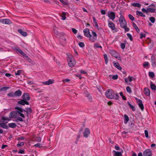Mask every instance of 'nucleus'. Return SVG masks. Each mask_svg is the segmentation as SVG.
<instances>
[{
  "mask_svg": "<svg viewBox=\"0 0 156 156\" xmlns=\"http://www.w3.org/2000/svg\"><path fill=\"white\" fill-rule=\"evenodd\" d=\"M119 20L120 27L123 28L126 31H128L129 30V29L127 27L126 21L122 15L120 16Z\"/></svg>",
  "mask_w": 156,
  "mask_h": 156,
  "instance_id": "1",
  "label": "nucleus"
},
{
  "mask_svg": "<svg viewBox=\"0 0 156 156\" xmlns=\"http://www.w3.org/2000/svg\"><path fill=\"white\" fill-rule=\"evenodd\" d=\"M67 55L68 65L70 67L72 68L76 64V61L73 56L69 53H67Z\"/></svg>",
  "mask_w": 156,
  "mask_h": 156,
  "instance_id": "2",
  "label": "nucleus"
},
{
  "mask_svg": "<svg viewBox=\"0 0 156 156\" xmlns=\"http://www.w3.org/2000/svg\"><path fill=\"white\" fill-rule=\"evenodd\" d=\"M115 93L112 90H108L105 92V95L106 97L109 99L114 98Z\"/></svg>",
  "mask_w": 156,
  "mask_h": 156,
  "instance_id": "3",
  "label": "nucleus"
},
{
  "mask_svg": "<svg viewBox=\"0 0 156 156\" xmlns=\"http://www.w3.org/2000/svg\"><path fill=\"white\" fill-rule=\"evenodd\" d=\"M92 35L91 34L88 38H89V40L91 42H94L97 40V35L96 33L94 31H92Z\"/></svg>",
  "mask_w": 156,
  "mask_h": 156,
  "instance_id": "4",
  "label": "nucleus"
},
{
  "mask_svg": "<svg viewBox=\"0 0 156 156\" xmlns=\"http://www.w3.org/2000/svg\"><path fill=\"white\" fill-rule=\"evenodd\" d=\"M13 50L16 52L20 54L23 57H27L28 56L21 49H20L18 47H14L13 48Z\"/></svg>",
  "mask_w": 156,
  "mask_h": 156,
  "instance_id": "5",
  "label": "nucleus"
},
{
  "mask_svg": "<svg viewBox=\"0 0 156 156\" xmlns=\"http://www.w3.org/2000/svg\"><path fill=\"white\" fill-rule=\"evenodd\" d=\"M108 16L111 20L113 21L115 18V14L112 11H109L108 13Z\"/></svg>",
  "mask_w": 156,
  "mask_h": 156,
  "instance_id": "6",
  "label": "nucleus"
},
{
  "mask_svg": "<svg viewBox=\"0 0 156 156\" xmlns=\"http://www.w3.org/2000/svg\"><path fill=\"white\" fill-rule=\"evenodd\" d=\"M143 154L144 156H151L152 153L150 149H147L144 151Z\"/></svg>",
  "mask_w": 156,
  "mask_h": 156,
  "instance_id": "7",
  "label": "nucleus"
},
{
  "mask_svg": "<svg viewBox=\"0 0 156 156\" xmlns=\"http://www.w3.org/2000/svg\"><path fill=\"white\" fill-rule=\"evenodd\" d=\"M9 116L10 118H16L19 117V115L16 111H12L10 113Z\"/></svg>",
  "mask_w": 156,
  "mask_h": 156,
  "instance_id": "8",
  "label": "nucleus"
},
{
  "mask_svg": "<svg viewBox=\"0 0 156 156\" xmlns=\"http://www.w3.org/2000/svg\"><path fill=\"white\" fill-rule=\"evenodd\" d=\"M109 52L112 56L116 58H118L119 56V55L114 50H110Z\"/></svg>",
  "mask_w": 156,
  "mask_h": 156,
  "instance_id": "9",
  "label": "nucleus"
},
{
  "mask_svg": "<svg viewBox=\"0 0 156 156\" xmlns=\"http://www.w3.org/2000/svg\"><path fill=\"white\" fill-rule=\"evenodd\" d=\"M90 130L88 128H86L83 132V134L85 138H87L90 134Z\"/></svg>",
  "mask_w": 156,
  "mask_h": 156,
  "instance_id": "10",
  "label": "nucleus"
},
{
  "mask_svg": "<svg viewBox=\"0 0 156 156\" xmlns=\"http://www.w3.org/2000/svg\"><path fill=\"white\" fill-rule=\"evenodd\" d=\"M83 32L84 33V35L87 37H88L91 35L89 30L88 28H86L84 29L83 30Z\"/></svg>",
  "mask_w": 156,
  "mask_h": 156,
  "instance_id": "11",
  "label": "nucleus"
},
{
  "mask_svg": "<svg viewBox=\"0 0 156 156\" xmlns=\"http://www.w3.org/2000/svg\"><path fill=\"white\" fill-rule=\"evenodd\" d=\"M108 26L112 30H115V24L112 22L108 21Z\"/></svg>",
  "mask_w": 156,
  "mask_h": 156,
  "instance_id": "12",
  "label": "nucleus"
},
{
  "mask_svg": "<svg viewBox=\"0 0 156 156\" xmlns=\"http://www.w3.org/2000/svg\"><path fill=\"white\" fill-rule=\"evenodd\" d=\"M137 99V101L138 102V105L139 107L141 109L142 111H143L144 109V107L142 101L140 99H138L136 98V99Z\"/></svg>",
  "mask_w": 156,
  "mask_h": 156,
  "instance_id": "13",
  "label": "nucleus"
},
{
  "mask_svg": "<svg viewBox=\"0 0 156 156\" xmlns=\"http://www.w3.org/2000/svg\"><path fill=\"white\" fill-rule=\"evenodd\" d=\"M54 80L52 79H49L47 81L42 82V83L44 85H49L53 83H54Z\"/></svg>",
  "mask_w": 156,
  "mask_h": 156,
  "instance_id": "14",
  "label": "nucleus"
},
{
  "mask_svg": "<svg viewBox=\"0 0 156 156\" xmlns=\"http://www.w3.org/2000/svg\"><path fill=\"white\" fill-rule=\"evenodd\" d=\"M17 103L21 105H29V102L23 99H21L20 101H18L17 102Z\"/></svg>",
  "mask_w": 156,
  "mask_h": 156,
  "instance_id": "15",
  "label": "nucleus"
},
{
  "mask_svg": "<svg viewBox=\"0 0 156 156\" xmlns=\"http://www.w3.org/2000/svg\"><path fill=\"white\" fill-rule=\"evenodd\" d=\"M22 98L23 99L26 101L29 100L30 99V97L29 94L27 93L24 94L22 96Z\"/></svg>",
  "mask_w": 156,
  "mask_h": 156,
  "instance_id": "16",
  "label": "nucleus"
},
{
  "mask_svg": "<svg viewBox=\"0 0 156 156\" xmlns=\"http://www.w3.org/2000/svg\"><path fill=\"white\" fill-rule=\"evenodd\" d=\"M22 94V92L20 90H16L14 93L15 97H19Z\"/></svg>",
  "mask_w": 156,
  "mask_h": 156,
  "instance_id": "17",
  "label": "nucleus"
},
{
  "mask_svg": "<svg viewBox=\"0 0 156 156\" xmlns=\"http://www.w3.org/2000/svg\"><path fill=\"white\" fill-rule=\"evenodd\" d=\"M135 80V79L134 78L129 76L128 77L126 78L125 79V81L126 82L128 83L129 82H131L133 80Z\"/></svg>",
  "mask_w": 156,
  "mask_h": 156,
  "instance_id": "18",
  "label": "nucleus"
},
{
  "mask_svg": "<svg viewBox=\"0 0 156 156\" xmlns=\"http://www.w3.org/2000/svg\"><path fill=\"white\" fill-rule=\"evenodd\" d=\"M18 31L20 34L23 36L26 37L27 35V34L26 32L23 31L22 29H18Z\"/></svg>",
  "mask_w": 156,
  "mask_h": 156,
  "instance_id": "19",
  "label": "nucleus"
},
{
  "mask_svg": "<svg viewBox=\"0 0 156 156\" xmlns=\"http://www.w3.org/2000/svg\"><path fill=\"white\" fill-rule=\"evenodd\" d=\"M155 58L154 55H152L151 57V62L152 63V65L153 67H154L156 65H155Z\"/></svg>",
  "mask_w": 156,
  "mask_h": 156,
  "instance_id": "20",
  "label": "nucleus"
},
{
  "mask_svg": "<svg viewBox=\"0 0 156 156\" xmlns=\"http://www.w3.org/2000/svg\"><path fill=\"white\" fill-rule=\"evenodd\" d=\"M3 24H9L12 23V22L8 19H3Z\"/></svg>",
  "mask_w": 156,
  "mask_h": 156,
  "instance_id": "21",
  "label": "nucleus"
},
{
  "mask_svg": "<svg viewBox=\"0 0 156 156\" xmlns=\"http://www.w3.org/2000/svg\"><path fill=\"white\" fill-rule=\"evenodd\" d=\"M61 35H62L63 37L62 38H60V41L64 43H66V35L65 34L63 33H62L61 34Z\"/></svg>",
  "mask_w": 156,
  "mask_h": 156,
  "instance_id": "22",
  "label": "nucleus"
},
{
  "mask_svg": "<svg viewBox=\"0 0 156 156\" xmlns=\"http://www.w3.org/2000/svg\"><path fill=\"white\" fill-rule=\"evenodd\" d=\"M15 109L17 110L16 112H17L18 114L19 113L23 112L24 111V109H22L21 108L18 107H15Z\"/></svg>",
  "mask_w": 156,
  "mask_h": 156,
  "instance_id": "23",
  "label": "nucleus"
},
{
  "mask_svg": "<svg viewBox=\"0 0 156 156\" xmlns=\"http://www.w3.org/2000/svg\"><path fill=\"white\" fill-rule=\"evenodd\" d=\"M114 66L118 69L121 70L122 69L121 67L119 65V63L118 62L114 63Z\"/></svg>",
  "mask_w": 156,
  "mask_h": 156,
  "instance_id": "24",
  "label": "nucleus"
},
{
  "mask_svg": "<svg viewBox=\"0 0 156 156\" xmlns=\"http://www.w3.org/2000/svg\"><path fill=\"white\" fill-rule=\"evenodd\" d=\"M124 123L125 124H126L127 123L128 121L129 120V118L128 116L126 115H124Z\"/></svg>",
  "mask_w": 156,
  "mask_h": 156,
  "instance_id": "25",
  "label": "nucleus"
},
{
  "mask_svg": "<svg viewBox=\"0 0 156 156\" xmlns=\"http://www.w3.org/2000/svg\"><path fill=\"white\" fill-rule=\"evenodd\" d=\"M144 94L148 96L150 94V91L149 89L147 88H145L144 90Z\"/></svg>",
  "mask_w": 156,
  "mask_h": 156,
  "instance_id": "26",
  "label": "nucleus"
},
{
  "mask_svg": "<svg viewBox=\"0 0 156 156\" xmlns=\"http://www.w3.org/2000/svg\"><path fill=\"white\" fill-rule=\"evenodd\" d=\"M113 151L115 152L114 156H121L122 155V154L120 152L116 151L114 150Z\"/></svg>",
  "mask_w": 156,
  "mask_h": 156,
  "instance_id": "27",
  "label": "nucleus"
},
{
  "mask_svg": "<svg viewBox=\"0 0 156 156\" xmlns=\"http://www.w3.org/2000/svg\"><path fill=\"white\" fill-rule=\"evenodd\" d=\"M136 15L139 16H142V17H145V15H144L142 12H141L139 11H136Z\"/></svg>",
  "mask_w": 156,
  "mask_h": 156,
  "instance_id": "28",
  "label": "nucleus"
},
{
  "mask_svg": "<svg viewBox=\"0 0 156 156\" xmlns=\"http://www.w3.org/2000/svg\"><path fill=\"white\" fill-rule=\"evenodd\" d=\"M155 11V9L154 8H149L147 9V12H154Z\"/></svg>",
  "mask_w": 156,
  "mask_h": 156,
  "instance_id": "29",
  "label": "nucleus"
},
{
  "mask_svg": "<svg viewBox=\"0 0 156 156\" xmlns=\"http://www.w3.org/2000/svg\"><path fill=\"white\" fill-rule=\"evenodd\" d=\"M24 112H26L27 114H28V112H29L30 113H31L32 112V109H31L29 108H25V109L24 110Z\"/></svg>",
  "mask_w": 156,
  "mask_h": 156,
  "instance_id": "30",
  "label": "nucleus"
},
{
  "mask_svg": "<svg viewBox=\"0 0 156 156\" xmlns=\"http://www.w3.org/2000/svg\"><path fill=\"white\" fill-rule=\"evenodd\" d=\"M8 126L11 128H15L16 126V125L14 123H9L8 124Z\"/></svg>",
  "mask_w": 156,
  "mask_h": 156,
  "instance_id": "31",
  "label": "nucleus"
},
{
  "mask_svg": "<svg viewBox=\"0 0 156 156\" xmlns=\"http://www.w3.org/2000/svg\"><path fill=\"white\" fill-rule=\"evenodd\" d=\"M133 25L137 32L139 33L140 32V29L138 28L136 25L134 23H133Z\"/></svg>",
  "mask_w": 156,
  "mask_h": 156,
  "instance_id": "32",
  "label": "nucleus"
},
{
  "mask_svg": "<svg viewBox=\"0 0 156 156\" xmlns=\"http://www.w3.org/2000/svg\"><path fill=\"white\" fill-rule=\"evenodd\" d=\"M9 87H3L0 89V91H6L9 89Z\"/></svg>",
  "mask_w": 156,
  "mask_h": 156,
  "instance_id": "33",
  "label": "nucleus"
},
{
  "mask_svg": "<svg viewBox=\"0 0 156 156\" xmlns=\"http://www.w3.org/2000/svg\"><path fill=\"white\" fill-rule=\"evenodd\" d=\"M0 126L3 128L5 129H7L8 128V127L5 125L4 123H0Z\"/></svg>",
  "mask_w": 156,
  "mask_h": 156,
  "instance_id": "34",
  "label": "nucleus"
},
{
  "mask_svg": "<svg viewBox=\"0 0 156 156\" xmlns=\"http://www.w3.org/2000/svg\"><path fill=\"white\" fill-rule=\"evenodd\" d=\"M66 13L65 12H63L62 13V15H61V17H62V19L63 20H65L66 19Z\"/></svg>",
  "mask_w": 156,
  "mask_h": 156,
  "instance_id": "35",
  "label": "nucleus"
},
{
  "mask_svg": "<svg viewBox=\"0 0 156 156\" xmlns=\"http://www.w3.org/2000/svg\"><path fill=\"white\" fill-rule=\"evenodd\" d=\"M132 5L135 7H137L138 8H140L141 7V5L138 3H134L132 4Z\"/></svg>",
  "mask_w": 156,
  "mask_h": 156,
  "instance_id": "36",
  "label": "nucleus"
},
{
  "mask_svg": "<svg viewBox=\"0 0 156 156\" xmlns=\"http://www.w3.org/2000/svg\"><path fill=\"white\" fill-rule=\"evenodd\" d=\"M128 105L129 106V107L131 108L133 111H134L135 110V108L134 106L131 105L129 102L128 103Z\"/></svg>",
  "mask_w": 156,
  "mask_h": 156,
  "instance_id": "37",
  "label": "nucleus"
},
{
  "mask_svg": "<svg viewBox=\"0 0 156 156\" xmlns=\"http://www.w3.org/2000/svg\"><path fill=\"white\" fill-rule=\"evenodd\" d=\"M150 87L152 89L154 90H156V86L154 84H153L152 82L151 83Z\"/></svg>",
  "mask_w": 156,
  "mask_h": 156,
  "instance_id": "38",
  "label": "nucleus"
},
{
  "mask_svg": "<svg viewBox=\"0 0 156 156\" xmlns=\"http://www.w3.org/2000/svg\"><path fill=\"white\" fill-rule=\"evenodd\" d=\"M7 96L9 97H15L14 93H13L12 92H11L9 93H8L7 94Z\"/></svg>",
  "mask_w": 156,
  "mask_h": 156,
  "instance_id": "39",
  "label": "nucleus"
},
{
  "mask_svg": "<svg viewBox=\"0 0 156 156\" xmlns=\"http://www.w3.org/2000/svg\"><path fill=\"white\" fill-rule=\"evenodd\" d=\"M104 58L105 60V63L106 64H107L108 62V59L107 57V56L106 54H105L104 55Z\"/></svg>",
  "mask_w": 156,
  "mask_h": 156,
  "instance_id": "40",
  "label": "nucleus"
},
{
  "mask_svg": "<svg viewBox=\"0 0 156 156\" xmlns=\"http://www.w3.org/2000/svg\"><path fill=\"white\" fill-rule=\"evenodd\" d=\"M94 48H102L101 46L99 45L97 43H94Z\"/></svg>",
  "mask_w": 156,
  "mask_h": 156,
  "instance_id": "41",
  "label": "nucleus"
},
{
  "mask_svg": "<svg viewBox=\"0 0 156 156\" xmlns=\"http://www.w3.org/2000/svg\"><path fill=\"white\" fill-rule=\"evenodd\" d=\"M126 90L128 92L129 94H131L132 93V91L130 87L128 86L126 87Z\"/></svg>",
  "mask_w": 156,
  "mask_h": 156,
  "instance_id": "42",
  "label": "nucleus"
},
{
  "mask_svg": "<svg viewBox=\"0 0 156 156\" xmlns=\"http://www.w3.org/2000/svg\"><path fill=\"white\" fill-rule=\"evenodd\" d=\"M15 121L16 122H18L19 121L22 122L23 121V120L22 118L18 117L15 120Z\"/></svg>",
  "mask_w": 156,
  "mask_h": 156,
  "instance_id": "43",
  "label": "nucleus"
},
{
  "mask_svg": "<svg viewBox=\"0 0 156 156\" xmlns=\"http://www.w3.org/2000/svg\"><path fill=\"white\" fill-rule=\"evenodd\" d=\"M78 45L80 47L82 48L84 47L85 46L84 43L81 42H79L78 43Z\"/></svg>",
  "mask_w": 156,
  "mask_h": 156,
  "instance_id": "44",
  "label": "nucleus"
},
{
  "mask_svg": "<svg viewBox=\"0 0 156 156\" xmlns=\"http://www.w3.org/2000/svg\"><path fill=\"white\" fill-rule=\"evenodd\" d=\"M149 76L152 78H153L154 76V74L153 72H150L149 73Z\"/></svg>",
  "mask_w": 156,
  "mask_h": 156,
  "instance_id": "45",
  "label": "nucleus"
},
{
  "mask_svg": "<svg viewBox=\"0 0 156 156\" xmlns=\"http://www.w3.org/2000/svg\"><path fill=\"white\" fill-rule=\"evenodd\" d=\"M82 129H81L79 131L78 134V135L77 136V141H78L80 137V135H81V132H82Z\"/></svg>",
  "mask_w": 156,
  "mask_h": 156,
  "instance_id": "46",
  "label": "nucleus"
},
{
  "mask_svg": "<svg viewBox=\"0 0 156 156\" xmlns=\"http://www.w3.org/2000/svg\"><path fill=\"white\" fill-rule=\"evenodd\" d=\"M149 20L152 23H154L155 21V18L154 17H151L150 18Z\"/></svg>",
  "mask_w": 156,
  "mask_h": 156,
  "instance_id": "47",
  "label": "nucleus"
},
{
  "mask_svg": "<svg viewBox=\"0 0 156 156\" xmlns=\"http://www.w3.org/2000/svg\"><path fill=\"white\" fill-rule=\"evenodd\" d=\"M128 17L131 21H133L134 20V18L131 15L129 14L128 15Z\"/></svg>",
  "mask_w": 156,
  "mask_h": 156,
  "instance_id": "48",
  "label": "nucleus"
},
{
  "mask_svg": "<svg viewBox=\"0 0 156 156\" xmlns=\"http://www.w3.org/2000/svg\"><path fill=\"white\" fill-rule=\"evenodd\" d=\"M24 144V143L23 142H20V143H18L17 144V147H20L21 146H22Z\"/></svg>",
  "mask_w": 156,
  "mask_h": 156,
  "instance_id": "49",
  "label": "nucleus"
},
{
  "mask_svg": "<svg viewBox=\"0 0 156 156\" xmlns=\"http://www.w3.org/2000/svg\"><path fill=\"white\" fill-rule=\"evenodd\" d=\"M22 70H19L17 71L16 73H15V75L16 76L20 75L22 73Z\"/></svg>",
  "mask_w": 156,
  "mask_h": 156,
  "instance_id": "50",
  "label": "nucleus"
},
{
  "mask_svg": "<svg viewBox=\"0 0 156 156\" xmlns=\"http://www.w3.org/2000/svg\"><path fill=\"white\" fill-rule=\"evenodd\" d=\"M127 37L129 38L130 40L131 41H132L133 39H132V36L129 33H127Z\"/></svg>",
  "mask_w": 156,
  "mask_h": 156,
  "instance_id": "51",
  "label": "nucleus"
},
{
  "mask_svg": "<svg viewBox=\"0 0 156 156\" xmlns=\"http://www.w3.org/2000/svg\"><path fill=\"white\" fill-rule=\"evenodd\" d=\"M2 119L3 120L9 121V119L8 117H2Z\"/></svg>",
  "mask_w": 156,
  "mask_h": 156,
  "instance_id": "52",
  "label": "nucleus"
},
{
  "mask_svg": "<svg viewBox=\"0 0 156 156\" xmlns=\"http://www.w3.org/2000/svg\"><path fill=\"white\" fill-rule=\"evenodd\" d=\"M34 146L35 147H40L42 146V144L39 143H38L35 144Z\"/></svg>",
  "mask_w": 156,
  "mask_h": 156,
  "instance_id": "53",
  "label": "nucleus"
},
{
  "mask_svg": "<svg viewBox=\"0 0 156 156\" xmlns=\"http://www.w3.org/2000/svg\"><path fill=\"white\" fill-rule=\"evenodd\" d=\"M144 133L145 136V137L146 138H148V131L146 130L144 131Z\"/></svg>",
  "mask_w": 156,
  "mask_h": 156,
  "instance_id": "54",
  "label": "nucleus"
},
{
  "mask_svg": "<svg viewBox=\"0 0 156 156\" xmlns=\"http://www.w3.org/2000/svg\"><path fill=\"white\" fill-rule=\"evenodd\" d=\"M121 48L122 49H124L125 47V45L124 43H122L120 45Z\"/></svg>",
  "mask_w": 156,
  "mask_h": 156,
  "instance_id": "55",
  "label": "nucleus"
},
{
  "mask_svg": "<svg viewBox=\"0 0 156 156\" xmlns=\"http://www.w3.org/2000/svg\"><path fill=\"white\" fill-rule=\"evenodd\" d=\"M112 78L114 80H116L118 78V76L117 75L113 76Z\"/></svg>",
  "mask_w": 156,
  "mask_h": 156,
  "instance_id": "56",
  "label": "nucleus"
},
{
  "mask_svg": "<svg viewBox=\"0 0 156 156\" xmlns=\"http://www.w3.org/2000/svg\"><path fill=\"white\" fill-rule=\"evenodd\" d=\"M20 115L22 117L24 118H25V115H24L22 113V112L19 113H18V115Z\"/></svg>",
  "mask_w": 156,
  "mask_h": 156,
  "instance_id": "57",
  "label": "nucleus"
},
{
  "mask_svg": "<svg viewBox=\"0 0 156 156\" xmlns=\"http://www.w3.org/2000/svg\"><path fill=\"white\" fill-rule=\"evenodd\" d=\"M80 72L81 74H87V72L82 69L80 70Z\"/></svg>",
  "mask_w": 156,
  "mask_h": 156,
  "instance_id": "58",
  "label": "nucleus"
},
{
  "mask_svg": "<svg viewBox=\"0 0 156 156\" xmlns=\"http://www.w3.org/2000/svg\"><path fill=\"white\" fill-rule=\"evenodd\" d=\"M149 63H148V62H145L144 64H143V66L144 67H146V66H149Z\"/></svg>",
  "mask_w": 156,
  "mask_h": 156,
  "instance_id": "59",
  "label": "nucleus"
},
{
  "mask_svg": "<svg viewBox=\"0 0 156 156\" xmlns=\"http://www.w3.org/2000/svg\"><path fill=\"white\" fill-rule=\"evenodd\" d=\"M72 32L74 34H76L77 33V31L76 30V29L73 28L72 29Z\"/></svg>",
  "mask_w": 156,
  "mask_h": 156,
  "instance_id": "60",
  "label": "nucleus"
},
{
  "mask_svg": "<svg viewBox=\"0 0 156 156\" xmlns=\"http://www.w3.org/2000/svg\"><path fill=\"white\" fill-rule=\"evenodd\" d=\"M115 95L116 97H115V99L116 100H118L119 98V96L118 94L117 93H115Z\"/></svg>",
  "mask_w": 156,
  "mask_h": 156,
  "instance_id": "61",
  "label": "nucleus"
},
{
  "mask_svg": "<svg viewBox=\"0 0 156 156\" xmlns=\"http://www.w3.org/2000/svg\"><path fill=\"white\" fill-rule=\"evenodd\" d=\"M36 140L37 142H40L41 141V138L40 137H36Z\"/></svg>",
  "mask_w": 156,
  "mask_h": 156,
  "instance_id": "62",
  "label": "nucleus"
},
{
  "mask_svg": "<svg viewBox=\"0 0 156 156\" xmlns=\"http://www.w3.org/2000/svg\"><path fill=\"white\" fill-rule=\"evenodd\" d=\"M140 38L141 39L143 38V37H145V35L143 33H141L140 34Z\"/></svg>",
  "mask_w": 156,
  "mask_h": 156,
  "instance_id": "63",
  "label": "nucleus"
},
{
  "mask_svg": "<svg viewBox=\"0 0 156 156\" xmlns=\"http://www.w3.org/2000/svg\"><path fill=\"white\" fill-rule=\"evenodd\" d=\"M101 13L102 15H105L106 13L105 11L104 10H101Z\"/></svg>",
  "mask_w": 156,
  "mask_h": 156,
  "instance_id": "64",
  "label": "nucleus"
}]
</instances>
